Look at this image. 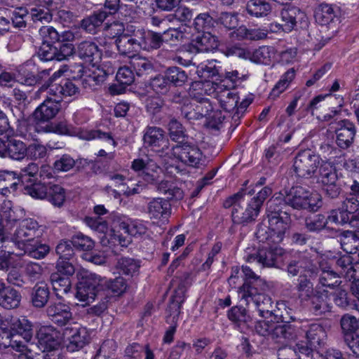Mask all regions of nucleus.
I'll return each instance as SVG.
<instances>
[{"mask_svg": "<svg viewBox=\"0 0 359 359\" xmlns=\"http://www.w3.org/2000/svg\"><path fill=\"white\" fill-rule=\"evenodd\" d=\"M350 189L351 197L346 198L341 208L330 211L329 219L359 229V182L353 180Z\"/></svg>", "mask_w": 359, "mask_h": 359, "instance_id": "nucleus-6", "label": "nucleus"}, {"mask_svg": "<svg viewBox=\"0 0 359 359\" xmlns=\"http://www.w3.org/2000/svg\"><path fill=\"white\" fill-rule=\"evenodd\" d=\"M143 133L144 147L148 150L158 153V155L162 156L164 149H168V144L164 130L156 126H147Z\"/></svg>", "mask_w": 359, "mask_h": 359, "instance_id": "nucleus-22", "label": "nucleus"}, {"mask_svg": "<svg viewBox=\"0 0 359 359\" xmlns=\"http://www.w3.org/2000/svg\"><path fill=\"white\" fill-rule=\"evenodd\" d=\"M268 285L266 281L256 274L248 266H242V284L237 287V293L241 301L247 305L262 298Z\"/></svg>", "mask_w": 359, "mask_h": 359, "instance_id": "nucleus-7", "label": "nucleus"}, {"mask_svg": "<svg viewBox=\"0 0 359 359\" xmlns=\"http://www.w3.org/2000/svg\"><path fill=\"white\" fill-rule=\"evenodd\" d=\"M128 284L126 278L117 276L115 278H102L101 292L106 296L119 297L127 290Z\"/></svg>", "mask_w": 359, "mask_h": 359, "instance_id": "nucleus-36", "label": "nucleus"}, {"mask_svg": "<svg viewBox=\"0 0 359 359\" xmlns=\"http://www.w3.org/2000/svg\"><path fill=\"white\" fill-rule=\"evenodd\" d=\"M134 79L135 74L130 65L119 67L116 74V80L119 86L111 85L109 88L110 93L113 95L123 93L126 88L133 83Z\"/></svg>", "mask_w": 359, "mask_h": 359, "instance_id": "nucleus-37", "label": "nucleus"}, {"mask_svg": "<svg viewBox=\"0 0 359 359\" xmlns=\"http://www.w3.org/2000/svg\"><path fill=\"white\" fill-rule=\"evenodd\" d=\"M76 81L81 84L84 88H93L95 86L103 83L104 81L100 72L95 68L93 70L86 69L83 66H80L78 70Z\"/></svg>", "mask_w": 359, "mask_h": 359, "instance_id": "nucleus-46", "label": "nucleus"}, {"mask_svg": "<svg viewBox=\"0 0 359 359\" xmlns=\"http://www.w3.org/2000/svg\"><path fill=\"white\" fill-rule=\"evenodd\" d=\"M341 276L329 266L327 269H322L319 277V283L325 287L337 289L342 285Z\"/></svg>", "mask_w": 359, "mask_h": 359, "instance_id": "nucleus-59", "label": "nucleus"}, {"mask_svg": "<svg viewBox=\"0 0 359 359\" xmlns=\"http://www.w3.org/2000/svg\"><path fill=\"white\" fill-rule=\"evenodd\" d=\"M71 241H61L55 248V252L59 256L56 269L59 272L67 275H74L75 267L71 262L74 255V251Z\"/></svg>", "mask_w": 359, "mask_h": 359, "instance_id": "nucleus-24", "label": "nucleus"}, {"mask_svg": "<svg viewBox=\"0 0 359 359\" xmlns=\"http://www.w3.org/2000/svg\"><path fill=\"white\" fill-rule=\"evenodd\" d=\"M76 298L80 302L95 300L101 292L102 278L84 269L76 272Z\"/></svg>", "mask_w": 359, "mask_h": 359, "instance_id": "nucleus-10", "label": "nucleus"}, {"mask_svg": "<svg viewBox=\"0 0 359 359\" xmlns=\"http://www.w3.org/2000/svg\"><path fill=\"white\" fill-rule=\"evenodd\" d=\"M297 297L302 306L316 316L330 312L332 304L327 293L314 292L311 281H304L297 287Z\"/></svg>", "mask_w": 359, "mask_h": 359, "instance_id": "nucleus-8", "label": "nucleus"}, {"mask_svg": "<svg viewBox=\"0 0 359 359\" xmlns=\"http://www.w3.org/2000/svg\"><path fill=\"white\" fill-rule=\"evenodd\" d=\"M62 107L60 100L47 97L34 111L32 118L34 121V130L39 133V128L50 123Z\"/></svg>", "mask_w": 359, "mask_h": 359, "instance_id": "nucleus-17", "label": "nucleus"}, {"mask_svg": "<svg viewBox=\"0 0 359 359\" xmlns=\"http://www.w3.org/2000/svg\"><path fill=\"white\" fill-rule=\"evenodd\" d=\"M141 264L140 259L121 257L118 259L116 269L121 276H124L129 280L139 276Z\"/></svg>", "mask_w": 359, "mask_h": 359, "instance_id": "nucleus-41", "label": "nucleus"}, {"mask_svg": "<svg viewBox=\"0 0 359 359\" xmlns=\"http://www.w3.org/2000/svg\"><path fill=\"white\" fill-rule=\"evenodd\" d=\"M38 222L32 218H27L20 222L14 233H11L8 240L19 248H25L27 243L33 242L39 230Z\"/></svg>", "mask_w": 359, "mask_h": 359, "instance_id": "nucleus-19", "label": "nucleus"}, {"mask_svg": "<svg viewBox=\"0 0 359 359\" xmlns=\"http://www.w3.org/2000/svg\"><path fill=\"white\" fill-rule=\"evenodd\" d=\"M135 36L139 39L141 50L152 52L163 47L161 32L138 29L135 32Z\"/></svg>", "mask_w": 359, "mask_h": 359, "instance_id": "nucleus-33", "label": "nucleus"}, {"mask_svg": "<svg viewBox=\"0 0 359 359\" xmlns=\"http://www.w3.org/2000/svg\"><path fill=\"white\" fill-rule=\"evenodd\" d=\"M296 76L294 68H290L283 73L269 93L268 100L275 101L291 86Z\"/></svg>", "mask_w": 359, "mask_h": 359, "instance_id": "nucleus-42", "label": "nucleus"}, {"mask_svg": "<svg viewBox=\"0 0 359 359\" xmlns=\"http://www.w3.org/2000/svg\"><path fill=\"white\" fill-rule=\"evenodd\" d=\"M248 183L249 180H245L239 191L226 198L222 204L225 209L232 208L231 217L235 225L245 226L255 221L259 215L249 202L245 210L241 205L246 195L252 196L255 193V189L253 188H246Z\"/></svg>", "mask_w": 359, "mask_h": 359, "instance_id": "nucleus-3", "label": "nucleus"}, {"mask_svg": "<svg viewBox=\"0 0 359 359\" xmlns=\"http://www.w3.org/2000/svg\"><path fill=\"white\" fill-rule=\"evenodd\" d=\"M46 312L49 319L59 327L67 325L72 320L70 306L60 302L51 303Z\"/></svg>", "mask_w": 359, "mask_h": 359, "instance_id": "nucleus-31", "label": "nucleus"}, {"mask_svg": "<svg viewBox=\"0 0 359 359\" xmlns=\"http://www.w3.org/2000/svg\"><path fill=\"white\" fill-rule=\"evenodd\" d=\"M216 81L221 88L224 90H234L242 81L240 74L237 70L227 72L226 70L221 74L220 79H217Z\"/></svg>", "mask_w": 359, "mask_h": 359, "instance_id": "nucleus-61", "label": "nucleus"}, {"mask_svg": "<svg viewBox=\"0 0 359 359\" xmlns=\"http://www.w3.org/2000/svg\"><path fill=\"white\" fill-rule=\"evenodd\" d=\"M23 193L34 199H46L53 205L61 207L66 198L65 189L60 185L39 177L22 187Z\"/></svg>", "mask_w": 359, "mask_h": 359, "instance_id": "nucleus-5", "label": "nucleus"}, {"mask_svg": "<svg viewBox=\"0 0 359 359\" xmlns=\"http://www.w3.org/2000/svg\"><path fill=\"white\" fill-rule=\"evenodd\" d=\"M203 84L201 82H195L191 86V96L196 102L195 106L196 111L199 114L201 118L207 117L213 109L210 100L205 97V90L201 88Z\"/></svg>", "mask_w": 359, "mask_h": 359, "instance_id": "nucleus-34", "label": "nucleus"}, {"mask_svg": "<svg viewBox=\"0 0 359 359\" xmlns=\"http://www.w3.org/2000/svg\"><path fill=\"white\" fill-rule=\"evenodd\" d=\"M240 97L237 92L231 90H224L218 95L220 107L224 111L236 116L237 104L239 103Z\"/></svg>", "mask_w": 359, "mask_h": 359, "instance_id": "nucleus-50", "label": "nucleus"}, {"mask_svg": "<svg viewBox=\"0 0 359 359\" xmlns=\"http://www.w3.org/2000/svg\"><path fill=\"white\" fill-rule=\"evenodd\" d=\"M163 48L171 51L178 50L181 46L184 33L179 29L165 27L161 32Z\"/></svg>", "mask_w": 359, "mask_h": 359, "instance_id": "nucleus-45", "label": "nucleus"}, {"mask_svg": "<svg viewBox=\"0 0 359 359\" xmlns=\"http://www.w3.org/2000/svg\"><path fill=\"white\" fill-rule=\"evenodd\" d=\"M45 170H47V168H41L39 169V165L34 163H30L27 166L21 168L20 172H18L20 187H23L32 180L42 177Z\"/></svg>", "mask_w": 359, "mask_h": 359, "instance_id": "nucleus-47", "label": "nucleus"}, {"mask_svg": "<svg viewBox=\"0 0 359 359\" xmlns=\"http://www.w3.org/2000/svg\"><path fill=\"white\" fill-rule=\"evenodd\" d=\"M294 351L298 359H316L315 355L320 356V350L310 345L306 341H299L296 344Z\"/></svg>", "mask_w": 359, "mask_h": 359, "instance_id": "nucleus-64", "label": "nucleus"}, {"mask_svg": "<svg viewBox=\"0 0 359 359\" xmlns=\"http://www.w3.org/2000/svg\"><path fill=\"white\" fill-rule=\"evenodd\" d=\"M164 73L172 88L182 87L188 79L187 72L179 67H169L164 71Z\"/></svg>", "mask_w": 359, "mask_h": 359, "instance_id": "nucleus-56", "label": "nucleus"}, {"mask_svg": "<svg viewBox=\"0 0 359 359\" xmlns=\"http://www.w3.org/2000/svg\"><path fill=\"white\" fill-rule=\"evenodd\" d=\"M11 348L18 352L25 350V344L18 339H15L9 326L0 327V348L5 349Z\"/></svg>", "mask_w": 359, "mask_h": 359, "instance_id": "nucleus-48", "label": "nucleus"}, {"mask_svg": "<svg viewBox=\"0 0 359 359\" xmlns=\"http://www.w3.org/2000/svg\"><path fill=\"white\" fill-rule=\"evenodd\" d=\"M271 10V4L266 0H248L245 5L247 13L250 17L256 18L268 16Z\"/></svg>", "mask_w": 359, "mask_h": 359, "instance_id": "nucleus-49", "label": "nucleus"}, {"mask_svg": "<svg viewBox=\"0 0 359 359\" xmlns=\"http://www.w3.org/2000/svg\"><path fill=\"white\" fill-rule=\"evenodd\" d=\"M51 69H41L33 59L27 60L20 65L16 73V80L20 84L33 86L43 85L49 78Z\"/></svg>", "mask_w": 359, "mask_h": 359, "instance_id": "nucleus-14", "label": "nucleus"}, {"mask_svg": "<svg viewBox=\"0 0 359 359\" xmlns=\"http://www.w3.org/2000/svg\"><path fill=\"white\" fill-rule=\"evenodd\" d=\"M171 155L183 164L198 168L203 164V154L199 147L188 142H179L170 149Z\"/></svg>", "mask_w": 359, "mask_h": 359, "instance_id": "nucleus-15", "label": "nucleus"}, {"mask_svg": "<svg viewBox=\"0 0 359 359\" xmlns=\"http://www.w3.org/2000/svg\"><path fill=\"white\" fill-rule=\"evenodd\" d=\"M320 271V266L313 262L309 254H303L292 259L287 266L289 275L295 276L299 274L297 287L304 281H311Z\"/></svg>", "mask_w": 359, "mask_h": 359, "instance_id": "nucleus-12", "label": "nucleus"}, {"mask_svg": "<svg viewBox=\"0 0 359 359\" xmlns=\"http://www.w3.org/2000/svg\"><path fill=\"white\" fill-rule=\"evenodd\" d=\"M50 297V290L48 285L43 282L37 283L33 287L31 300L36 308H42L48 302Z\"/></svg>", "mask_w": 359, "mask_h": 359, "instance_id": "nucleus-52", "label": "nucleus"}, {"mask_svg": "<svg viewBox=\"0 0 359 359\" xmlns=\"http://www.w3.org/2000/svg\"><path fill=\"white\" fill-rule=\"evenodd\" d=\"M74 53L85 62H88L93 67H95L101 62L102 51L97 44L92 41L85 40L78 43L74 48Z\"/></svg>", "mask_w": 359, "mask_h": 359, "instance_id": "nucleus-28", "label": "nucleus"}, {"mask_svg": "<svg viewBox=\"0 0 359 359\" xmlns=\"http://www.w3.org/2000/svg\"><path fill=\"white\" fill-rule=\"evenodd\" d=\"M271 198L267 203L266 217L268 226L259 225L255 236L259 241L257 250L248 255L247 262H257L262 267H273L283 255L284 249L279 246L283 242L291 223V213L280 202Z\"/></svg>", "mask_w": 359, "mask_h": 359, "instance_id": "nucleus-1", "label": "nucleus"}, {"mask_svg": "<svg viewBox=\"0 0 359 359\" xmlns=\"http://www.w3.org/2000/svg\"><path fill=\"white\" fill-rule=\"evenodd\" d=\"M27 144L14 136L0 137V157L22 161L27 155Z\"/></svg>", "mask_w": 359, "mask_h": 359, "instance_id": "nucleus-21", "label": "nucleus"}, {"mask_svg": "<svg viewBox=\"0 0 359 359\" xmlns=\"http://www.w3.org/2000/svg\"><path fill=\"white\" fill-rule=\"evenodd\" d=\"M24 215V210L13 206L10 201L4 203L0 211V241L8 240L13 227Z\"/></svg>", "mask_w": 359, "mask_h": 359, "instance_id": "nucleus-18", "label": "nucleus"}, {"mask_svg": "<svg viewBox=\"0 0 359 359\" xmlns=\"http://www.w3.org/2000/svg\"><path fill=\"white\" fill-rule=\"evenodd\" d=\"M321 161L320 155L311 149H302L294 158L293 172L297 178H312L315 176Z\"/></svg>", "mask_w": 359, "mask_h": 359, "instance_id": "nucleus-11", "label": "nucleus"}, {"mask_svg": "<svg viewBox=\"0 0 359 359\" xmlns=\"http://www.w3.org/2000/svg\"><path fill=\"white\" fill-rule=\"evenodd\" d=\"M109 38L115 39V46L120 55L129 57L135 55L140 48L139 39L135 36V32L133 35L124 34L122 25H111L108 28Z\"/></svg>", "mask_w": 359, "mask_h": 359, "instance_id": "nucleus-13", "label": "nucleus"}, {"mask_svg": "<svg viewBox=\"0 0 359 359\" xmlns=\"http://www.w3.org/2000/svg\"><path fill=\"white\" fill-rule=\"evenodd\" d=\"M227 318L236 327H240L248 323L250 316L246 308L242 305L231 306L226 312Z\"/></svg>", "mask_w": 359, "mask_h": 359, "instance_id": "nucleus-53", "label": "nucleus"}, {"mask_svg": "<svg viewBox=\"0 0 359 359\" xmlns=\"http://www.w3.org/2000/svg\"><path fill=\"white\" fill-rule=\"evenodd\" d=\"M300 328L305 332L306 340L312 346L320 349L325 344L327 332L321 324L306 320L302 323Z\"/></svg>", "mask_w": 359, "mask_h": 359, "instance_id": "nucleus-29", "label": "nucleus"}, {"mask_svg": "<svg viewBox=\"0 0 359 359\" xmlns=\"http://www.w3.org/2000/svg\"><path fill=\"white\" fill-rule=\"evenodd\" d=\"M74 128L68 123L66 120L57 123H46L44 127L39 128V133H55L61 135H70L73 133Z\"/></svg>", "mask_w": 359, "mask_h": 359, "instance_id": "nucleus-60", "label": "nucleus"}, {"mask_svg": "<svg viewBox=\"0 0 359 359\" xmlns=\"http://www.w3.org/2000/svg\"><path fill=\"white\" fill-rule=\"evenodd\" d=\"M37 346L40 350L53 351L61 345L62 337L60 331L53 326H41L36 333Z\"/></svg>", "mask_w": 359, "mask_h": 359, "instance_id": "nucleus-23", "label": "nucleus"}, {"mask_svg": "<svg viewBox=\"0 0 359 359\" xmlns=\"http://www.w3.org/2000/svg\"><path fill=\"white\" fill-rule=\"evenodd\" d=\"M347 290L346 284L336 289L333 293V301L337 306L349 310L355 307L356 304L354 302L355 299L351 297V294Z\"/></svg>", "mask_w": 359, "mask_h": 359, "instance_id": "nucleus-54", "label": "nucleus"}, {"mask_svg": "<svg viewBox=\"0 0 359 359\" xmlns=\"http://www.w3.org/2000/svg\"><path fill=\"white\" fill-rule=\"evenodd\" d=\"M19 186L17 171L0 170V194L2 196L15 195Z\"/></svg>", "mask_w": 359, "mask_h": 359, "instance_id": "nucleus-40", "label": "nucleus"}, {"mask_svg": "<svg viewBox=\"0 0 359 359\" xmlns=\"http://www.w3.org/2000/svg\"><path fill=\"white\" fill-rule=\"evenodd\" d=\"M147 214L151 219L165 224L172 213L171 203L163 198H154L147 204Z\"/></svg>", "mask_w": 359, "mask_h": 359, "instance_id": "nucleus-27", "label": "nucleus"}, {"mask_svg": "<svg viewBox=\"0 0 359 359\" xmlns=\"http://www.w3.org/2000/svg\"><path fill=\"white\" fill-rule=\"evenodd\" d=\"M255 304L259 316L263 318H278L279 314L273 313V302L266 293H263L262 298L253 302ZM283 317V314H280Z\"/></svg>", "mask_w": 359, "mask_h": 359, "instance_id": "nucleus-51", "label": "nucleus"}, {"mask_svg": "<svg viewBox=\"0 0 359 359\" xmlns=\"http://www.w3.org/2000/svg\"><path fill=\"white\" fill-rule=\"evenodd\" d=\"M109 16V13L104 9L94 11L80 22V28L86 33L95 34L102 29L104 20Z\"/></svg>", "mask_w": 359, "mask_h": 359, "instance_id": "nucleus-32", "label": "nucleus"}, {"mask_svg": "<svg viewBox=\"0 0 359 359\" xmlns=\"http://www.w3.org/2000/svg\"><path fill=\"white\" fill-rule=\"evenodd\" d=\"M72 276L59 272L57 270V272L51 273L50 281L58 299H63L65 296L69 297L73 293L70 280V277Z\"/></svg>", "mask_w": 359, "mask_h": 359, "instance_id": "nucleus-35", "label": "nucleus"}, {"mask_svg": "<svg viewBox=\"0 0 359 359\" xmlns=\"http://www.w3.org/2000/svg\"><path fill=\"white\" fill-rule=\"evenodd\" d=\"M8 326L15 338L21 337L25 341H30L33 337L32 323L25 317L11 318Z\"/></svg>", "mask_w": 359, "mask_h": 359, "instance_id": "nucleus-39", "label": "nucleus"}, {"mask_svg": "<svg viewBox=\"0 0 359 359\" xmlns=\"http://www.w3.org/2000/svg\"><path fill=\"white\" fill-rule=\"evenodd\" d=\"M280 202L285 209L289 207L296 210H307L310 212H316L321 206V199L313 195L308 189L302 186H293L285 191L283 197L276 196L272 198Z\"/></svg>", "mask_w": 359, "mask_h": 359, "instance_id": "nucleus-4", "label": "nucleus"}, {"mask_svg": "<svg viewBox=\"0 0 359 359\" xmlns=\"http://www.w3.org/2000/svg\"><path fill=\"white\" fill-rule=\"evenodd\" d=\"M21 299L20 292L8 286L3 296L0 297V306L8 310L16 309L20 306Z\"/></svg>", "mask_w": 359, "mask_h": 359, "instance_id": "nucleus-58", "label": "nucleus"}, {"mask_svg": "<svg viewBox=\"0 0 359 359\" xmlns=\"http://www.w3.org/2000/svg\"><path fill=\"white\" fill-rule=\"evenodd\" d=\"M316 20L321 25L330 26L340 22V7L325 2L318 4L314 9Z\"/></svg>", "mask_w": 359, "mask_h": 359, "instance_id": "nucleus-26", "label": "nucleus"}, {"mask_svg": "<svg viewBox=\"0 0 359 359\" xmlns=\"http://www.w3.org/2000/svg\"><path fill=\"white\" fill-rule=\"evenodd\" d=\"M318 168V182L320 184L323 191L328 198H337L341 191V187L339 182L338 171L334 163L323 161Z\"/></svg>", "mask_w": 359, "mask_h": 359, "instance_id": "nucleus-16", "label": "nucleus"}, {"mask_svg": "<svg viewBox=\"0 0 359 359\" xmlns=\"http://www.w3.org/2000/svg\"><path fill=\"white\" fill-rule=\"evenodd\" d=\"M280 18L284 23L285 33L291 32L298 26L304 28L308 25V17L306 13L291 4L283 6L280 13Z\"/></svg>", "mask_w": 359, "mask_h": 359, "instance_id": "nucleus-20", "label": "nucleus"}, {"mask_svg": "<svg viewBox=\"0 0 359 359\" xmlns=\"http://www.w3.org/2000/svg\"><path fill=\"white\" fill-rule=\"evenodd\" d=\"M72 331L73 334L69 338V342L66 345L69 352L79 351L88 344L91 339L90 333L86 327H79Z\"/></svg>", "mask_w": 359, "mask_h": 359, "instance_id": "nucleus-44", "label": "nucleus"}, {"mask_svg": "<svg viewBox=\"0 0 359 359\" xmlns=\"http://www.w3.org/2000/svg\"><path fill=\"white\" fill-rule=\"evenodd\" d=\"M185 299V290L182 287L178 286L170 297L165 309L167 313L165 322L167 323H170V318H171L170 323H178L180 315L182 313L181 310Z\"/></svg>", "mask_w": 359, "mask_h": 359, "instance_id": "nucleus-30", "label": "nucleus"}, {"mask_svg": "<svg viewBox=\"0 0 359 359\" xmlns=\"http://www.w3.org/2000/svg\"><path fill=\"white\" fill-rule=\"evenodd\" d=\"M130 65L134 74L138 77L149 74L154 69L151 62L142 57H131Z\"/></svg>", "mask_w": 359, "mask_h": 359, "instance_id": "nucleus-62", "label": "nucleus"}, {"mask_svg": "<svg viewBox=\"0 0 359 359\" xmlns=\"http://www.w3.org/2000/svg\"><path fill=\"white\" fill-rule=\"evenodd\" d=\"M11 20L13 27L23 29L27 27L28 20H30L29 10L27 6L14 7L10 11Z\"/></svg>", "mask_w": 359, "mask_h": 359, "instance_id": "nucleus-57", "label": "nucleus"}, {"mask_svg": "<svg viewBox=\"0 0 359 359\" xmlns=\"http://www.w3.org/2000/svg\"><path fill=\"white\" fill-rule=\"evenodd\" d=\"M191 41L198 52L212 51L217 48L219 44L218 37L215 35L214 31L198 32Z\"/></svg>", "mask_w": 359, "mask_h": 359, "instance_id": "nucleus-38", "label": "nucleus"}, {"mask_svg": "<svg viewBox=\"0 0 359 359\" xmlns=\"http://www.w3.org/2000/svg\"><path fill=\"white\" fill-rule=\"evenodd\" d=\"M332 261L334 262V271L337 272L340 276L345 279L351 280L352 278H355V271L353 259L350 255L339 254L338 257H334Z\"/></svg>", "mask_w": 359, "mask_h": 359, "instance_id": "nucleus-43", "label": "nucleus"}, {"mask_svg": "<svg viewBox=\"0 0 359 359\" xmlns=\"http://www.w3.org/2000/svg\"><path fill=\"white\" fill-rule=\"evenodd\" d=\"M334 133L337 147L345 150L351 147L354 142L356 127L352 121L344 118L337 123Z\"/></svg>", "mask_w": 359, "mask_h": 359, "instance_id": "nucleus-25", "label": "nucleus"}, {"mask_svg": "<svg viewBox=\"0 0 359 359\" xmlns=\"http://www.w3.org/2000/svg\"><path fill=\"white\" fill-rule=\"evenodd\" d=\"M280 316H278V318L274 319L273 324L272 325V329L271 330L270 337L272 339H287L290 340L295 336L293 332V329L290 325L283 324V322H280Z\"/></svg>", "mask_w": 359, "mask_h": 359, "instance_id": "nucleus-55", "label": "nucleus"}, {"mask_svg": "<svg viewBox=\"0 0 359 359\" xmlns=\"http://www.w3.org/2000/svg\"><path fill=\"white\" fill-rule=\"evenodd\" d=\"M238 22L237 13L222 12L216 19V27L225 32H231L238 26Z\"/></svg>", "mask_w": 359, "mask_h": 359, "instance_id": "nucleus-63", "label": "nucleus"}, {"mask_svg": "<svg viewBox=\"0 0 359 359\" xmlns=\"http://www.w3.org/2000/svg\"><path fill=\"white\" fill-rule=\"evenodd\" d=\"M62 74L63 72L60 70L55 72L52 75L50 74L48 81L39 88L40 90H48L50 95L55 96L60 102L64 97L74 95L79 90L77 78L74 76L71 79Z\"/></svg>", "mask_w": 359, "mask_h": 359, "instance_id": "nucleus-9", "label": "nucleus"}, {"mask_svg": "<svg viewBox=\"0 0 359 359\" xmlns=\"http://www.w3.org/2000/svg\"><path fill=\"white\" fill-rule=\"evenodd\" d=\"M60 36L53 27H48L44 31L43 41L36 53L41 61H62L74 54V46L69 38L73 39L72 32H64Z\"/></svg>", "mask_w": 359, "mask_h": 359, "instance_id": "nucleus-2", "label": "nucleus"}]
</instances>
